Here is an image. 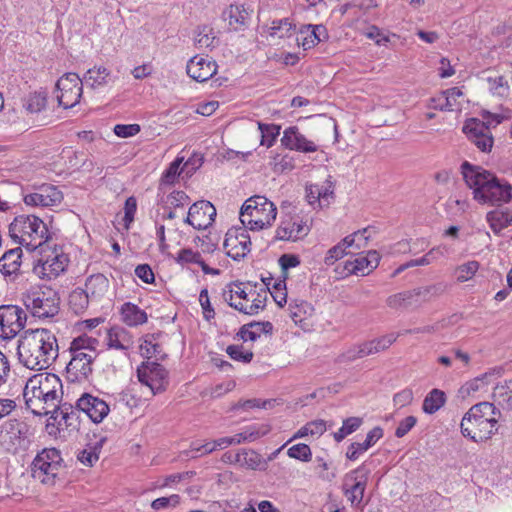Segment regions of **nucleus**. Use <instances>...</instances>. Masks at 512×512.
<instances>
[{"label": "nucleus", "instance_id": "nucleus-1", "mask_svg": "<svg viewBox=\"0 0 512 512\" xmlns=\"http://www.w3.org/2000/svg\"><path fill=\"white\" fill-rule=\"evenodd\" d=\"M461 174L477 203L502 207L512 200V185L482 166L464 161L461 164Z\"/></svg>", "mask_w": 512, "mask_h": 512}, {"label": "nucleus", "instance_id": "nucleus-2", "mask_svg": "<svg viewBox=\"0 0 512 512\" xmlns=\"http://www.w3.org/2000/svg\"><path fill=\"white\" fill-rule=\"evenodd\" d=\"M58 348L52 331L45 328L27 330L18 341V359L28 369L45 370L57 359Z\"/></svg>", "mask_w": 512, "mask_h": 512}, {"label": "nucleus", "instance_id": "nucleus-3", "mask_svg": "<svg viewBox=\"0 0 512 512\" xmlns=\"http://www.w3.org/2000/svg\"><path fill=\"white\" fill-rule=\"evenodd\" d=\"M23 395L27 408L34 415H48L62 400V381L53 373L35 374L27 381Z\"/></svg>", "mask_w": 512, "mask_h": 512}, {"label": "nucleus", "instance_id": "nucleus-4", "mask_svg": "<svg viewBox=\"0 0 512 512\" xmlns=\"http://www.w3.org/2000/svg\"><path fill=\"white\" fill-rule=\"evenodd\" d=\"M496 408L492 403L480 402L473 405L463 416L460 427L464 437L474 442H483L497 431Z\"/></svg>", "mask_w": 512, "mask_h": 512}, {"label": "nucleus", "instance_id": "nucleus-5", "mask_svg": "<svg viewBox=\"0 0 512 512\" xmlns=\"http://www.w3.org/2000/svg\"><path fill=\"white\" fill-rule=\"evenodd\" d=\"M98 344L96 338L87 335L72 340L69 347L71 359L66 370L73 380L87 379L92 374V364L98 356Z\"/></svg>", "mask_w": 512, "mask_h": 512}, {"label": "nucleus", "instance_id": "nucleus-6", "mask_svg": "<svg viewBox=\"0 0 512 512\" xmlns=\"http://www.w3.org/2000/svg\"><path fill=\"white\" fill-rule=\"evenodd\" d=\"M9 235L18 244L34 251L49 239L46 224L34 215H19L9 225Z\"/></svg>", "mask_w": 512, "mask_h": 512}, {"label": "nucleus", "instance_id": "nucleus-7", "mask_svg": "<svg viewBox=\"0 0 512 512\" xmlns=\"http://www.w3.org/2000/svg\"><path fill=\"white\" fill-rule=\"evenodd\" d=\"M277 216L275 204L262 195L248 198L241 207L240 221L252 231H260L272 225Z\"/></svg>", "mask_w": 512, "mask_h": 512}, {"label": "nucleus", "instance_id": "nucleus-8", "mask_svg": "<svg viewBox=\"0 0 512 512\" xmlns=\"http://www.w3.org/2000/svg\"><path fill=\"white\" fill-rule=\"evenodd\" d=\"M24 302L32 316L39 319L53 318L60 310L59 294L55 289L48 286H40L30 291Z\"/></svg>", "mask_w": 512, "mask_h": 512}, {"label": "nucleus", "instance_id": "nucleus-9", "mask_svg": "<svg viewBox=\"0 0 512 512\" xmlns=\"http://www.w3.org/2000/svg\"><path fill=\"white\" fill-rule=\"evenodd\" d=\"M369 471L365 470L364 466H360L357 469L349 472L345 475L342 491L347 497L351 506L356 509H363L365 504L363 503L364 493L367 485V476Z\"/></svg>", "mask_w": 512, "mask_h": 512}, {"label": "nucleus", "instance_id": "nucleus-10", "mask_svg": "<svg viewBox=\"0 0 512 512\" xmlns=\"http://www.w3.org/2000/svg\"><path fill=\"white\" fill-rule=\"evenodd\" d=\"M27 320L25 310L17 305L0 306V337L3 339L14 338L24 329Z\"/></svg>", "mask_w": 512, "mask_h": 512}, {"label": "nucleus", "instance_id": "nucleus-11", "mask_svg": "<svg viewBox=\"0 0 512 512\" xmlns=\"http://www.w3.org/2000/svg\"><path fill=\"white\" fill-rule=\"evenodd\" d=\"M138 380L151 389L153 395L166 390L168 372L157 362H144L137 368Z\"/></svg>", "mask_w": 512, "mask_h": 512}, {"label": "nucleus", "instance_id": "nucleus-12", "mask_svg": "<svg viewBox=\"0 0 512 512\" xmlns=\"http://www.w3.org/2000/svg\"><path fill=\"white\" fill-rule=\"evenodd\" d=\"M82 80L76 73H66L56 82L57 100L65 109L72 108L79 103L82 96Z\"/></svg>", "mask_w": 512, "mask_h": 512}, {"label": "nucleus", "instance_id": "nucleus-13", "mask_svg": "<svg viewBox=\"0 0 512 512\" xmlns=\"http://www.w3.org/2000/svg\"><path fill=\"white\" fill-rule=\"evenodd\" d=\"M492 122L488 120V125L477 118H469L465 121L462 131L469 141H471L481 152L491 151L494 139L490 131Z\"/></svg>", "mask_w": 512, "mask_h": 512}, {"label": "nucleus", "instance_id": "nucleus-14", "mask_svg": "<svg viewBox=\"0 0 512 512\" xmlns=\"http://www.w3.org/2000/svg\"><path fill=\"white\" fill-rule=\"evenodd\" d=\"M68 257L56 249L50 250L37 260L33 271L41 278L54 279L65 271L68 265Z\"/></svg>", "mask_w": 512, "mask_h": 512}, {"label": "nucleus", "instance_id": "nucleus-15", "mask_svg": "<svg viewBox=\"0 0 512 512\" xmlns=\"http://www.w3.org/2000/svg\"><path fill=\"white\" fill-rule=\"evenodd\" d=\"M248 227L230 228L225 236L224 248L226 254L233 260L243 259L251 250V240L247 231Z\"/></svg>", "mask_w": 512, "mask_h": 512}, {"label": "nucleus", "instance_id": "nucleus-16", "mask_svg": "<svg viewBox=\"0 0 512 512\" xmlns=\"http://www.w3.org/2000/svg\"><path fill=\"white\" fill-rule=\"evenodd\" d=\"M215 216V207L209 201L201 200L189 208L185 222L197 230H204L212 225Z\"/></svg>", "mask_w": 512, "mask_h": 512}, {"label": "nucleus", "instance_id": "nucleus-17", "mask_svg": "<svg viewBox=\"0 0 512 512\" xmlns=\"http://www.w3.org/2000/svg\"><path fill=\"white\" fill-rule=\"evenodd\" d=\"M76 408L84 412L94 423H100L108 415L109 405L99 397L84 393L76 402Z\"/></svg>", "mask_w": 512, "mask_h": 512}, {"label": "nucleus", "instance_id": "nucleus-18", "mask_svg": "<svg viewBox=\"0 0 512 512\" xmlns=\"http://www.w3.org/2000/svg\"><path fill=\"white\" fill-rule=\"evenodd\" d=\"M63 199L62 192L54 185L43 184L36 192L25 195L23 200L28 206L50 207L59 204Z\"/></svg>", "mask_w": 512, "mask_h": 512}, {"label": "nucleus", "instance_id": "nucleus-19", "mask_svg": "<svg viewBox=\"0 0 512 512\" xmlns=\"http://www.w3.org/2000/svg\"><path fill=\"white\" fill-rule=\"evenodd\" d=\"M186 72L193 80L205 82L216 74L217 64L208 57L194 56L187 63Z\"/></svg>", "mask_w": 512, "mask_h": 512}, {"label": "nucleus", "instance_id": "nucleus-20", "mask_svg": "<svg viewBox=\"0 0 512 512\" xmlns=\"http://www.w3.org/2000/svg\"><path fill=\"white\" fill-rule=\"evenodd\" d=\"M380 261V255L376 250H370L368 253L358 255L354 260H347L344 265L346 275L365 276L377 268Z\"/></svg>", "mask_w": 512, "mask_h": 512}, {"label": "nucleus", "instance_id": "nucleus-21", "mask_svg": "<svg viewBox=\"0 0 512 512\" xmlns=\"http://www.w3.org/2000/svg\"><path fill=\"white\" fill-rule=\"evenodd\" d=\"M309 231V226L300 217H291L282 221L278 226L276 238L285 241H297L305 237Z\"/></svg>", "mask_w": 512, "mask_h": 512}, {"label": "nucleus", "instance_id": "nucleus-22", "mask_svg": "<svg viewBox=\"0 0 512 512\" xmlns=\"http://www.w3.org/2000/svg\"><path fill=\"white\" fill-rule=\"evenodd\" d=\"M281 144L287 149L303 153H311L318 150V146L301 134L296 126H291L284 130Z\"/></svg>", "mask_w": 512, "mask_h": 512}, {"label": "nucleus", "instance_id": "nucleus-23", "mask_svg": "<svg viewBox=\"0 0 512 512\" xmlns=\"http://www.w3.org/2000/svg\"><path fill=\"white\" fill-rule=\"evenodd\" d=\"M22 423L9 420L0 428V448L6 452H14L21 442Z\"/></svg>", "mask_w": 512, "mask_h": 512}, {"label": "nucleus", "instance_id": "nucleus-24", "mask_svg": "<svg viewBox=\"0 0 512 512\" xmlns=\"http://www.w3.org/2000/svg\"><path fill=\"white\" fill-rule=\"evenodd\" d=\"M383 437V429L381 427H374L370 430L364 442H353L349 445L346 457L351 461H356L363 453L372 447L378 440Z\"/></svg>", "mask_w": 512, "mask_h": 512}, {"label": "nucleus", "instance_id": "nucleus-25", "mask_svg": "<svg viewBox=\"0 0 512 512\" xmlns=\"http://www.w3.org/2000/svg\"><path fill=\"white\" fill-rule=\"evenodd\" d=\"M184 161V157H177L170 165L169 167L164 171L161 181L164 184H173L176 180V177L179 176L182 172H186L187 176H190L193 174V172L200 166H194L196 160L188 159L184 164L181 170L180 166L182 165Z\"/></svg>", "mask_w": 512, "mask_h": 512}, {"label": "nucleus", "instance_id": "nucleus-26", "mask_svg": "<svg viewBox=\"0 0 512 512\" xmlns=\"http://www.w3.org/2000/svg\"><path fill=\"white\" fill-rule=\"evenodd\" d=\"M486 221L488 222L491 230L499 235L501 230L508 227L512 223V208L510 207H497L486 214Z\"/></svg>", "mask_w": 512, "mask_h": 512}, {"label": "nucleus", "instance_id": "nucleus-27", "mask_svg": "<svg viewBox=\"0 0 512 512\" xmlns=\"http://www.w3.org/2000/svg\"><path fill=\"white\" fill-rule=\"evenodd\" d=\"M109 289V280L103 274H93L86 279L85 292L91 301H99L102 299Z\"/></svg>", "mask_w": 512, "mask_h": 512}, {"label": "nucleus", "instance_id": "nucleus-28", "mask_svg": "<svg viewBox=\"0 0 512 512\" xmlns=\"http://www.w3.org/2000/svg\"><path fill=\"white\" fill-rule=\"evenodd\" d=\"M133 337L123 327H112L107 333V345L110 348L126 351L133 346Z\"/></svg>", "mask_w": 512, "mask_h": 512}, {"label": "nucleus", "instance_id": "nucleus-29", "mask_svg": "<svg viewBox=\"0 0 512 512\" xmlns=\"http://www.w3.org/2000/svg\"><path fill=\"white\" fill-rule=\"evenodd\" d=\"M60 469L53 466L51 462H46L39 456H36L32 462L31 472L34 479L41 481L42 483H50L57 476Z\"/></svg>", "mask_w": 512, "mask_h": 512}, {"label": "nucleus", "instance_id": "nucleus-30", "mask_svg": "<svg viewBox=\"0 0 512 512\" xmlns=\"http://www.w3.org/2000/svg\"><path fill=\"white\" fill-rule=\"evenodd\" d=\"M22 249L16 247L4 253L0 258V272L4 276L17 274L21 266Z\"/></svg>", "mask_w": 512, "mask_h": 512}, {"label": "nucleus", "instance_id": "nucleus-31", "mask_svg": "<svg viewBox=\"0 0 512 512\" xmlns=\"http://www.w3.org/2000/svg\"><path fill=\"white\" fill-rule=\"evenodd\" d=\"M77 409L74 410L73 407H67L66 404L60 406V404L50 412L51 418L57 422L59 426H65L66 428L77 429L78 425V415Z\"/></svg>", "mask_w": 512, "mask_h": 512}, {"label": "nucleus", "instance_id": "nucleus-32", "mask_svg": "<svg viewBox=\"0 0 512 512\" xmlns=\"http://www.w3.org/2000/svg\"><path fill=\"white\" fill-rule=\"evenodd\" d=\"M445 290L446 286L443 283H436L411 289V293L413 294V299H415L417 307H419L422 303L429 302L432 298L442 295Z\"/></svg>", "mask_w": 512, "mask_h": 512}, {"label": "nucleus", "instance_id": "nucleus-33", "mask_svg": "<svg viewBox=\"0 0 512 512\" xmlns=\"http://www.w3.org/2000/svg\"><path fill=\"white\" fill-rule=\"evenodd\" d=\"M122 320L128 326L134 327L147 322V314L137 305L126 302L121 307Z\"/></svg>", "mask_w": 512, "mask_h": 512}, {"label": "nucleus", "instance_id": "nucleus-34", "mask_svg": "<svg viewBox=\"0 0 512 512\" xmlns=\"http://www.w3.org/2000/svg\"><path fill=\"white\" fill-rule=\"evenodd\" d=\"M236 462L240 467L251 470L265 469L266 462L262 456L254 450L242 449L236 452Z\"/></svg>", "mask_w": 512, "mask_h": 512}, {"label": "nucleus", "instance_id": "nucleus-35", "mask_svg": "<svg viewBox=\"0 0 512 512\" xmlns=\"http://www.w3.org/2000/svg\"><path fill=\"white\" fill-rule=\"evenodd\" d=\"M248 16V12L237 5H230L223 12V18L228 21L229 27L234 31L242 30L246 26Z\"/></svg>", "mask_w": 512, "mask_h": 512}, {"label": "nucleus", "instance_id": "nucleus-36", "mask_svg": "<svg viewBox=\"0 0 512 512\" xmlns=\"http://www.w3.org/2000/svg\"><path fill=\"white\" fill-rule=\"evenodd\" d=\"M386 304L389 308L394 310L417 307L415 299H413V294L411 293V290H406L390 295L386 299Z\"/></svg>", "mask_w": 512, "mask_h": 512}, {"label": "nucleus", "instance_id": "nucleus-37", "mask_svg": "<svg viewBox=\"0 0 512 512\" xmlns=\"http://www.w3.org/2000/svg\"><path fill=\"white\" fill-rule=\"evenodd\" d=\"M290 317L295 324H302L308 317L312 316L314 308L307 301H294L289 305Z\"/></svg>", "mask_w": 512, "mask_h": 512}, {"label": "nucleus", "instance_id": "nucleus-38", "mask_svg": "<svg viewBox=\"0 0 512 512\" xmlns=\"http://www.w3.org/2000/svg\"><path fill=\"white\" fill-rule=\"evenodd\" d=\"M446 402V395L442 390L432 389L425 397L422 409L427 414H434Z\"/></svg>", "mask_w": 512, "mask_h": 512}, {"label": "nucleus", "instance_id": "nucleus-39", "mask_svg": "<svg viewBox=\"0 0 512 512\" xmlns=\"http://www.w3.org/2000/svg\"><path fill=\"white\" fill-rule=\"evenodd\" d=\"M109 77L110 71L106 67L95 66L86 72L84 80L87 84H90L92 88H97L106 85Z\"/></svg>", "mask_w": 512, "mask_h": 512}, {"label": "nucleus", "instance_id": "nucleus-40", "mask_svg": "<svg viewBox=\"0 0 512 512\" xmlns=\"http://www.w3.org/2000/svg\"><path fill=\"white\" fill-rule=\"evenodd\" d=\"M159 334H148L143 339L142 344L140 345L141 354L147 358H151L153 356L158 357L159 359L164 358V354L162 353V349L159 343H157V339Z\"/></svg>", "mask_w": 512, "mask_h": 512}, {"label": "nucleus", "instance_id": "nucleus-41", "mask_svg": "<svg viewBox=\"0 0 512 512\" xmlns=\"http://www.w3.org/2000/svg\"><path fill=\"white\" fill-rule=\"evenodd\" d=\"M91 301L88 294L82 288H76L69 295V306L75 314L83 313Z\"/></svg>", "mask_w": 512, "mask_h": 512}, {"label": "nucleus", "instance_id": "nucleus-42", "mask_svg": "<svg viewBox=\"0 0 512 512\" xmlns=\"http://www.w3.org/2000/svg\"><path fill=\"white\" fill-rule=\"evenodd\" d=\"M105 440V438H101L94 445H88L87 448L78 453L77 459L85 466H93L99 459V452Z\"/></svg>", "mask_w": 512, "mask_h": 512}, {"label": "nucleus", "instance_id": "nucleus-43", "mask_svg": "<svg viewBox=\"0 0 512 512\" xmlns=\"http://www.w3.org/2000/svg\"><path fill=\"white\" fill-rule=\"evenodd\" d=\"M47 95L45 92H34L28 95L23 102V107L29 113H38L45 109Z\"/></svg>", "mask_w": 512, "mask_h": 512}, {"label": "nucleus", "instance_id": "nucleus-44", "mask_svg": "<svg viewBox=\"0 0 512 512\" xmlns=\"http://www.w3.org/2000/svg\"><path fill=\"white\" fill-rule=\"evenodd\" d=\"M258 128L261 132V145L267 148L272 147L280 134L281 127L276 124L258 122Z\"/></svg>", "mask_w": 512, "mask_h": 512}, {"label": "nucleus", "instance_id": "nucleus-45", "mask_svg": "<svg viewBox=\"0 0 512 512\" xmlns=\"http://www.w3.org/2000/svg\"><path fill=\"white\" fill-rule=\"evenodd\" d=\"M266 295L262 298L260 294H258L257 298L253 299L252 304L247 306L241 302H229V305L238 310L241 313L246 315H256L260 310L265 308Z\"/></svg>", "mask_w": 512, "mask_h": 512}, {"label": "nucleus", "instance_id": "nucleus-46", "mask_svg": "<svg viewBox=\"0 0 512 512\" xmlns=\"http://www.w3.org/2000/svg\"><path fill=\"white\" fill-rule=\"evenodd\" d=\"M362 419L359 417H349L343 421L342 427L334 433L336 442H341L345 437L355 432L362 424Z\"/></svg>", "mask_w": 512, "mask_h": 512}, {"label": "nucleus", "instance_id": "nucleus-47", "mask_svg": "<svg viewBox=\"0 0 512 512\" xmlns=\"http://www.w3.org/2000/svg\"><path fill=\"white\" fill-rule=\"evenodd\" d=\"M195 42L200 48H209L214 47L216 45L217 39L213 29L205 25L202 27H198Z\"/></svg>", "mask_w": 512, "mask_h": 512}, {"label": "nucleus", "instance_id": "nucleus-48", "mask_svg": "<svg viewBox=\"0 0 512 512\" xmlns=\"http://www.w3.org/2000/svg\"><path fill=\"white\" fill-rule=\"evenodd\" d=\"M180 500L181 498L178 494H172L167 497H160L152 501L151 508L155 511L175 508L180 504Z\"/></svg>", "mask_w": 512, "mask_h": 512}, {"label": "nucleus", "instance_id": "nucleus-49", "mask_svg": "<svg viewBox=\"0 0 512 512\" xmlns=\"http://www.w3.org/2000/svg\"><path fill=\"white\" fill-rule=\"evenodd\" d=\"M226 352L233 360L243 363H250L254 356L252 351H245L242 345H229Z\"/></svg>", "mask_w": 512, "mask_h": 512}, {"label": "nucleus", "instance_id": "nucleus-50", "mask_svg": "<svg viewBox=\"0 0 512 512\" xmlns=\"http://www.w3.org/2000/svg\"><path fill=\"white\" fill-rule=\"evenodd\" d=\"M479 269L477 261H469L456 269L457 281L466 282L470 280Z\"/></svg>", "mask_w": 512, "mask_h": 512}, {"label": "nucleus", "instance_id": "nucleus-51", "mask_svg": "<svg viewBox=\"0 0 512 512\" xmlns=\"http://www.w3.org/2000/svg\"><path fill=\"white\" fill-rule=\"evenodd\" d=\"M287 454L290 458H294L297 460H301L304 462H308L311 460L312 452L310 447L307 444L299 443L291 446Z\"/></svg>", "mask_w": 512, "mask_h": 512}, {"label": "nucleus", "instance_id": "nucleus-52", "mask_svg": "<svg viewBox=\"0 0 512 512\" xmlns=\"http://www.w3.org/2000/svg\"><path fill=\"white\" fill-rule=\"evenodd\" d=\"M293 29L292 23L287 19L274 20L271 26V35L279 38L287 37Z\"/></svg>", "mask_w": 512, "mask_h": 512}, {"label": "nucleus", "instance_id": "nucleus-53", "mask_svg": "<svg viewBox=\"0 0 512 512\" xmlns=\"http://www.w3.org/2000/svg\"><path fill=\"white\" fill-rule=\"evenodd\" d=\"M397 337L398 334L391 333L371 340L370 343L374 353L376 354L388 349L396 341Z\"/></svg>", "mask_w": 512, "mask_h": 512}, {"label": "nucleus", "instance_id": "nucleus-54", "mask_svg": "<svg viewBox=\"0 0 512 512\" xmlns=\"http://www.w3.org/2000/svg\"><path fill=\"white\" fill-rule=\"evenodd\" d=\"M274 400H264L261 401L259 399H248L245 401H239L233 406V409H252V408H263L268 409L272 407Z\"/></svg>", "mask_w": 512, "mask_h": 512}, {"label": "nucleus", "instance_id": "nucleus-55", "mask_svg": "<svg viewBox=\"0 0 512 512\" xmlns=\"http://www.w3.org/2000/svg\"><path fill=\"white\" fill-rule=\"evenodd\" d=\"M199 302H200V305L203 310L204 318L207 321H210L211 319H213L215 317V311L210 303L208 290L206 288H204L200 291Z\"/></svg>", "mask_w": 512, "mask_h": 512}, {"label": "nucleus", "instance_id": "nucleus-56", "mask_svg": "<svg viewBox=\"0 0 512 512\" xmlns=\"http://www.w3.org/2000/svg\"><path fill=\"white\" fill-rule=\"evenodd\" d=\"M463 95L462 91L458 87L449 88L441 93L439 100H444V108H453L455 106L458 97Z\"/></svg>", "mask_w": 512, "mask_h": 512}, {"label": "nucleus", "instance_id": "nucleus-57", "mask_svg": "<svg viewBox=\"0 0 512 512\" xmlns=\"http://www.w3.org/2000/svg\"><path fill=\"white\" fill-rule=\"evenodd\" d=\"M140 130L141 128L138 124H117L114 127V133L121 138L135 136Z\"/></svg>", "mask_w": 512, "mask_h": 512}, {"label": "nucleus", "instance_id": "nucleus-58", "mask_svg": "<svg viewBox=\"0 0 512 512\" xmlns=\"http://www.w3.org/2000/svg\"><path fill=\"white\" fill-rule=\"evenodd\" d=\"M137 210V201L134 197H129L124 205V225L128 229L130 224L134 221V216Z\"/></svg>", "mask_w": 512, "mask_h": 512}, {"label": "nucleus", "instance_id": "nucleus-59", "mask_svg": "<svg viewBox=\"0 0 512 512\" xmlns=\"http://www.w3.org/2000/svg\"><path fill=\"white\" fill-rule=\"evenodd\" d=\"M37 456L40 457V460L43 459L46 462H51L53 466H56L58 469L61 468L62 458L59 450L55 448L44 449L42 452L38 453Z\"/></svg>", "mask_w": 512, "mask_h": 512}, {"label": "nucleus", "instance_id": "nucleus-60", "mask_svg": "<svg viewBox=\"0 0 512 512\" xmlns=\"http://www.w3.org/2000/svg\"><path fill=\"white\" fill-rule=\"evenodd\" d=\"M254 322L243 325L238 333L237 337L242 339L243 341L251 340L256 341L260 337V333L258 328H254Z\"/></svg>", "mask_w": 512, "mask_h": 512}, {"label": "nucleus", "instance_id": "nucleus-61", "mask_svg": "<svg viewBox=\"0 0 512 512\" xmlns=\"http://www.w3.org/2000/svg\"><path fill=\"white\" fill-rule=\"evenodd\" d=\"M202 256L199 252H195L192 249H182L177 255V262L180 264L184 263H195L199 264Z\"/></svg>", "mask_w": 512, "mask_h": 512}, {"label": "nucleus", "instance_id": "nucleus-62", "mask_svg": "<svg viewBox=\"0 0 512 512\" xmlns=\"http://www.w3.org/2000/svg\"><path fill=\"white\" fill-rule=\"evenodd\" d=\"M347 252L344 250L343 244H337L327 251L324 263L328 266L333 265L337 260L343 258Z\"/></svg>", "mask_w": 512, "mask_h": 512}, {"label": "nucleus", "instance_id": "nucleus-63", "mask_svg": "<svg viewBox=\"0 0 512 512\" xmlns=\"http://www.w3.org/2000/svg\"><path fill=\"white\" fill-rule=\"evenodd\" d=\"M188 201L189 197L183 191H173L167 196V203L173 208L183 207Z\"/></svg>", "mask_w": 512, "mask_h": 512}, {"label": "nucleus", "instance_id": "nucleus-64", "mask_svg": "<svg viewBox=\"0 0 512 512\" xmlns=\"http://www.w3.org/2000/svg\"><path fill=\"white\" fill-rule=\"evenodd\" d=\"M417 423V419L414 416H407L400 421L395 431V436L398 438L404 437Z\"/></svg>", "mask_w": 512, "mask_h": 512}]
</instances>
